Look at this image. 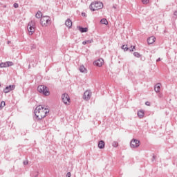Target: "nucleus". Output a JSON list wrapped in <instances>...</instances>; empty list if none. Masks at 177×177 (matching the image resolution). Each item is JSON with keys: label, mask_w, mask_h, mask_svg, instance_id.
I'll list each match as a JSON object with an SVG mask.
<instances>
[{"label": "nucleus", "mask_w": 177, "mask_h": 177, "mask_svg": "<svg viewBox=\"0 0 177 177\" xmlns=\"http://www.w3.org/2000/svg\"><path fill=\"white\" fill-rule=\"evenodd\" d=\"M103 59H98L93 62V64L94 66H97V67H102V66H103Z\"/></svg>", "instance_id": "obj_11"}, {"label": "nucleus", "mask_w": 177, "mask_h": 177, "mask_svg": "<svg viewBox=\"0 0 177 177\" xmlns=\"http://www.w3.org/2000/svg\"><path fill=\"white\" fill-rule=\"evenodd\" d=\"M173 19H174V20H176V19H177V11H175V12H174Z\"/></svg>", "instance_id": "obj_28"}, {"label": "nucleus", "mask_w": 177, "mask_h": 177, "mask_svg": "<svg viewBox=\"0 0 177 177\" xmlns=\"http://www.w3.org/2000/svg\"><path fill=\"white\" fill-rule=\"evenodd\" d=\"M0 86H1V84H0Z\"/></svg>", "instance_id": "obj_40"}, {"label": "nucleus", "mask_w": 177, "mask_h": 177, "mask_svg": "<svg viewBox=\"0 0 177 177\" xmlns=\"http://www.w3.org/2000/svg\"><path fill=\"white\" fill-rule=\"evenodd\" d=\"M92 43H93V39L82 41V45H86L88 44H92Z\"/></svg>", "instance_id": "obj_19"}, {"label": "nucleus", "mask_w": 177, "mask_h": 177, "mask_svg": "<svg viewBox=\"0 0 177 177\" xmlns=\"http://www.w3.org/2000/svg\"><path fill=\"white\" fill-rule=\"evenodd\" d=\"M89 9L92 10V12H95V10H99L100 9H103V3L100 1H95L91 3L89 6Z\"/></svg>", "instance_id": "obj_3"}, {"label": "nucleus", "mask_w": 177, "mask_h": 177, "mask_svg": "<svg viewBox=\"0 0 177 177\" xmlns=\"http://www.w3.org/2000/svg\"><path fill=\"white\" fill-rule=\"evenodd\" d=\"M77 29L80 32H88V28H84L82 26H77Z\"/></svg>", "instance_id": "obj_15"}, {"label": "nucleus", "mask_w": 177, "mask_h": 177, "mask_svg": "<svg viewBox=\"0 0 177 177\" xmlns=\"http://www.w3.org/2000/svg\"><path fill=\"white\" fill-rule=\"evenodd\" d=\"M13 64H14L13 62H10V61L6 62H1L0 64V67L1 68H6V67H10V66H13Z\"/></svg>", "instance_id": "obj_8"}, {"label": "nucleus", "mask_w": 177, "mask_h": 177, "mask_svg": "<svg viewBox=\"0 0 177 177\" xmlns=\"http://www.w3.org/2000/svg\"><path fill=\"white\" fill-rule=\"evenodd\" d=\"M149 0H142V3H143V5H147V3H149Z\"/></svg>", "instance_id": "obj_27"}, {"label": "nucleus", "mask_w": 177, "mask_h": 177, "mask_svg": "<svg viewBox=\"0 0 177 177\" xmlns=\"http://www.w3.org/2000/svg\"><path fill=\"white\" fill-rule=\"evenodd\" d=\"M35 17L37 19H41L42 18V12L41 11H38L36 15H35Z\"/></svg>", "instance_id": "obj_20"}, {"label": "nucleus", "mask_w": 177, "mask_h": 177, "mask_svg": "<svg viewBox=\"0 0 177 177\" xmlns=\"http://www.w3.org/2000/svg\"><path fill=\"white\" fill-rule=\"evenodd\" d=\"M137 114L139 118H143L145 117V111L143 110L138 111Z\"/></svg>", "instance_id": "obj_17"}, {"label": "nucleus", "mask_w": 177, "mask_h": 177, "mask_svg": "<svg viewBox=\"0 0 177 177\" xmlns=\"http://www.w3.org/2000/svg\"><path fill=\"white\" fill-rule=\"evenodd\" d=\"M14 8H19V4L17 3H14Z\"/></svg>", "instance_id": "obj_31"}, {"label": "nucleus", "mask_w": 177, "mask_h": 177, "mask_svg": "<svg viewBox=\"0 0 177 177\" xmlns=\"http://www.w3.org/2000/svg\"><path fill=\"white\" fill-rule=\"evenodd\" d=\"M133 49H135V46H131V48H129V50L130 51V52H133Z\"/></svg>", "instance_id": "obj_30"}, {"label": "nucleus", "mask_w": 177, "mask_h": 177, "mask_svg": "<svg viewBox=\"0 0 177 177\" xmlns=\"http://www.w3.org/2000/svg\"><path fill=\"white\" fill-rule=\"evenodd\" d=\"M133 56H135V57H142V55H140V53H138V52H134L133 53Z\"/></svg>", "instance_id": "obj_23"}, {"label": "nucleus", "mask_w": 177, "mask_h": 177, "mask_svg": "<svg viewBox=\"0 0 177 177\" xmlns=\"http://www.w3.org/2000/svg\"><path fill=\"white\" fill-rule=\"evenodd\" d=\"M113 9H117V5H114V6H113Z\"/></svg>", "instance_id": "obj_37"}, {"label": "nucleus", "mask_w": 177, "mask_h": 177, "mask_svg": "<svg viewBox=\"0 0 177 177\" xmlns=\"http://www.w3.org/2000/svg\"><path fill=\"white\" fill-rule=\"evenodd\" d=\"M8 44H10V41H8Z\"/></svg>", "instance_id": "obj_38"}, {"label": "nucleus", "mask_w": 177, "mask_h": 177, "mask_svg": "<svg viewBox=\"0 0 177 177\" xmlns=\"http://www.w3.org/2000/svg\"><path fill=\"white\" fill-rule=\"evenodd\" d=\"M140 146V141L139 140L133 139L130 142V147L131 149H138Z\"/></svg>", "instance_id": "obj_5"}, {"label": "nucleus", "mask_w": 177, "mask_h": 177, "mask_svg": "<svg viewBox=\"0 0 177 177\" xmlns=\"http://www.w3.org/2000/svg\"><path fill=\"white\" fill-rule=\"evenodd\" d=\"M145 104H146V106H150V102H146Z\"/></svg>", "instance_id": "obj_33"}, {"label": "nucleus", "mask_w": 177, "mask_h": 177, "mask_svg": "<svg viewBox=\"0 0 177 177\" xmlns=\"http://www.w3.org/2000/svg\"><path fill=\"white\" fill-rule=\"evenodd\" d=\"M66 177H71V172H68V173L66 174Z\"/></svg>", "instance_id": "obj_32"}, {"label": "nucleus", "mask_w": 177, "mask_h": 177, "mask_svg": "<svg viewBox=\"0 0 177 177\" xmlns=\"http://www.w3.org/2000/svg\"><path fill=\"white\" fill-rule=\"evenodd\" d=\"M113 147H118V142L117 141H113L112 142Z\"/></svg>", "instance_id": "obj_25"}, {"label": "nucleus", "mask_w": 177, "mask_h": 177, "mask_svg": "<svg viewBox=\"0 0 177 177\" xmlns=\"http://www.w3.org/2000/svg\"><path fill=\"white\" fill-rule=\"evenodd\" d=\"M156 158H157V156H156V155H153L151 162H153V161H156Z\"/></svg>", "instance_id": "obj_29"}, {"label": "nucleus", "mask_w": 177, "mask_h": 177, "mask_svg": "<svg viewBox=\"0 0 177 177\" xmlns=\"http://www.w3.org/2000/svg\"><path fill=\"white\" fill-rule=\"evenodd\" d=\"M48 113L49 110L47 108H45L44 105L37 106L34 111L35 117L37 121L42 120V118H45Z\"/></svg>", "instance_id": "obj_1"}, {"label": "nucleus", "mask_w": 177, "mask_h": 177, "mask_svg": "<svg viewBox=\"0 0 177 177\" xmlns=\"http://www.w3.org/2000/svg\"><path fill=\"white\" fill-rule=\"evenodd\" d=\"M91 96H92V92H91L89 90H87L84 93L83 99L84 100H89V99H91Z\"/></svg>", "instance_id": "obj_7"}, {"label": "nucleus", "mask_w": 177, "mask_h": 177, "mask_svg": "<svg viewBox=\"0 0 177 177\" xmlns=\"http://www.w3.org/2000/svg\"><path fill=\"white\" fill-rule=\"evenodd\" d=\"M159 97H161V95H159Z\"/></svg>", "instance_id": "obj_39"}, {"label": "nucleus", "mask_w": 177, "mask_h": 177, "mask_svg": "<svg viewBox=\"0 0 177 177\" xmlns=\"http://www.w3.org/2000/svg\"><path fill=\"white\" fill-rule=\"evenodd\" d=\"M160 89H161V83H158L154 86V91L156 93H158L160 92Z\"/></svg>", "instance_id": "obj_14"}, {"label": "nucleus", "mask_w": 177, "mask_h": 177, "mask_svg": "<svg viewBox=\"0 0 177 177\" xmlns=\"http://www.w3.org/2000/svg\"><path fill=\"white\" fill-rule=\"evenodd\" d=\"M28 30L29 32V35H32V34L35 32V28H34V26H31V23L28 24Z\"/></svg>", "instance_id": "obj_10"}, {"label": "nucleus", "mask_w": 177, "mask_h": 177, "mask_svg": "<svg viewBox=\"0 0 177 177\" xmlns=\"http://www.w3.org/2000/svg\"><path fill=\"white\" fill-rule=\"evenodd\" d=\"M40 24L42 27H48L52 24V19L49 16H43L40 19Z\"/></svg>", "instance_id": "obj_2"}, {"label": "nucleus", "mask_w": 177, "mask_h": 177, "mask_svg": "<svg viewBox=\"0 0 177 177\" xmlns=\"http://www.w3.org/2000/svg\"><path fill=\"white\" fill-rule=\"evenodd\" d=\"M79 70L80 73H84V74L88 72V71L86 70L85 66H84V65L80 66Z\"/></svg>", "instance_id": "obj_18"}, {"label": "nucleus", "mask_w": 177, "mask_h": 177, "mask_svg": "<svg viewBox=\"0 0 177 177\" xmlns=\"http://www.w3.org/2000/svg\"><path fill=\"white\" fill-rule=\"evenodd\" d=\"M62 100L64 104H67V102H70V96H68V94L67 93H64L62 95Z\"/></svg>", "instance_id": "obj_9"}, {"label": "nucleus", "mask_w": 177, "mask_h": 177, "mask_svg": "<svg viewBox=\"0 0 177 177\" xmlns=\"http://www.w3.org/2000/svg\"><path fill=\"white\" fill-rule=\"evenodd\" d=\"M37 91L39 93H42V95L44 96H49V95H50L49 88L45 85H40L37 86Z\"/></svg>", "instance_id": "obj_4"}, {"label": "nucleus", "mask_w": 177, "mask_h": 177, "mask_svg": "<svg viewBox=\"0 0 177 177\" xmlns=\"http://www.w3.org/2000/svg\"><path fill=\"white\" fill-rule=\"evenodd\" d=\"M28 164V162L27 161H24V165H27Z\"/></svg>", "instance_id": "obj_35"}, {"label": "nucleus", "mask_w": 177, "mask_h": 177, "mask_svg": "<svg viewBox=\"0 0 177 177\" xmlns=\"http://www.w3.org/2000/svg\"><path fill=\"white\" fill-rule=\"evenodd\" d=\"M122 49H123L124 52H128V50H129V48H128V45H122Z\"/></svg>", "instance_id": "obj_22"}, {"label": "nucleus", "mask_w": 177, "mask_h": 177, "mask_svg": "<svg viewBox=\"0 0 177 177\" xmlns=\"http://www.w3.org/2000/svg\"><path fill=\"white\" fill-rule=\"evenodd\" d=\"M101 24H105V26H107L109 24V21H107V19L103 18L100 20Z\"/></svg>", "instance_id": "obj_21"}, {"label": "nucleus", "mask_w": 177, "mask_h": 177, "mask_svg": "<svg viewBox=\"0 0 177 177\" xmlns=\"http://www.w3.org/2000/svg\"><path fill=\"white\" fill-rule=\"evenodd\" d=\"M6 103L5 102V101H2L0 104V109H3L6 106Z\"/></svg>", "instance_id": "obj_24"}, {"label": "nucleus", "mask_w": 177, "mask_h": 177, "mask_svg": "<svg viewBox=\"0 0 177 177\" xmlns=\"http://www.w3.org/2000/svg\"><path fill=\"white\" fill-rule=\"evenodd\" d=\"M140 57L141 58V60H142V61H145V57H142V55H141V57Z\"/></svg>", "instance_id": "obj_36"}, {"label": "nucleus", "mask_w": 177, "mask_h": 177, "mask_svg": "<svg viewBox=\"0 0 177 177\" xmlns=\"http://www.w3.org/2000/svg\"><path fill=\"white\" fill-rule=\"evenodd\" d=\"M65 26H66L68 28H71V27H73V21H71V19H67L65 21Z\"/></svg>", "instance_id": "obj_13"}, {"label": "nucleus", "mask_w": 177, "mask_h": 177, "mask_svg": "<svg viewBox=\"0 0 177 177\" xmlns=\"http://www.w3.org/2000/svg\"><path fill=\"white\" fill-rule=\"evenodd\" d=\"M16 88L15 85H9L7 86L4 89H3V92L4 93H9V92L12 91H15V88Z\"/></svg>", "instance_id": "obj_6"}, {"label": "nucleus", "mask_w": 177, "mask_h": 177, "mask_svg": "<svg viewBox=\"0 0 177 177\" xmlns=\"http://www.w3.org/2000/svg\"><path fill=\"white\" fill-rule=\"evenodd\" d=\"M158 62H161V58H158V59H156V62L158 63Z\"/></svg>", "instance_id": "obj_34"}, {"label": "nucleus", "mask_w": 177, "mask_h": 177, "mask_svg": "<svg viewBox=\"0 0 177 177\" xmlns=\"http://www.w3.org/2000/svg\"><path fill=\"white\" fill-rule=\"evenodd\" d=\"M106 145V143L103 140H100L98 142V147L99 149H104V146Z\"/></svg>", "instance_id": "obj_16"}, {"label": "nucleus", "mask_w": 177, "mask_h": 177, "mask_svg": "<svg viewBox=\"0 0 177 177\" xmlns=\"http://www.w3.org/2000/svg\"><path fill=\"white\" fill-rule=\"evenodd\" d=\"M30 175L32 177H37L38 176V171L32 172Z\"/></svg>", "instance_id": "obj_26"}, {"label": "nucleus", "mask_w": 177, "mask_h": 177, "mask_svg": "<svg viewBox=\"0 0 177 177\" xmlns=\"http://www.w3.org/2000/svg\"><path fill=\"white\" fill-rule=\"evenodd\" d=\"M147 42H148L149 45H151V44H154V42H156V37L151 36V37H149L147 39Z\"/></svg>", "instance_id": "obj_12"}]
</instances>
